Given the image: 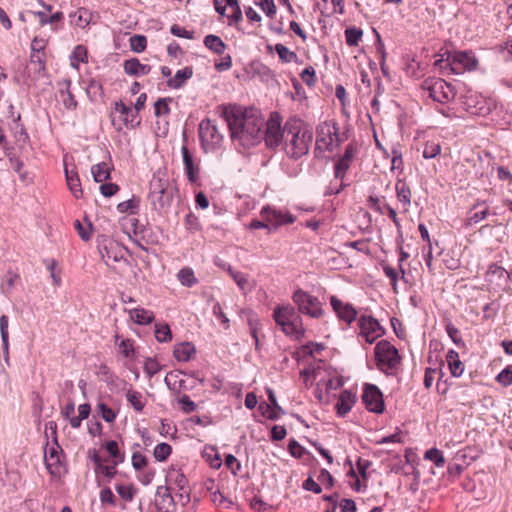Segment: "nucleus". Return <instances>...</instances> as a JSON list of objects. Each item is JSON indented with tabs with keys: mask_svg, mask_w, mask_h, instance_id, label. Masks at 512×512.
Instances as JSON below:
<instances>
[{
	"mask_svg": "<svg viewBox=\"0 0 512 512\" xmlns=\"http://www.w3.org/2000/svg\"><path fill=\"white\" fill-rule=\"evenodd\" d=\"M222 117L227 122L234 145L249 149L263 140L265 120L257 109L223 106Z\"/></svg>",
	"mask_w": 512,
	"mask_h": 512,
	"instance_id": "1",
	"label": "nucleus"
},
{
	"mask_svg": "<svg viewBox=\"0 0 512 512\" xmlns=\"http://www.w3.org/2000/svg\"><path fill=\"white\" fill-rule=\"evenodd\" d=\"M313 140V131L308 124L301 119H289L285 123V140L283 149L285 154L298 160L308 154Z\"/></svg>",
	"mask_w": 512,
	"mask_h": 512,
	"instance_id": "2",
	"label": "nucleus"
},
{
	"mask_svg": "<svg viewBox=\"0 0 512 512\" xmlns=\"http://www.w3.org/2000/svg\"><path fill=\"white\" fill-rule=\"evenodd\" d=\"M273 319L286 336L298 341L305 336L302 318L294 306L277 305L273 310Z\"/></svg>",
	"mask_w": 512,
	"mask_h": 512,
	"instance_id": "3",
	"label": "nucleus"
},
{
	"mask_svg": "<svg viewBox=\"0 0 512 512\" xmlns=\"http://www.w3.org/2000/svg\"><path fill=\"white\" fill-rule=\"evenodd\" d=\"M435 66L441 70H449L453 74L477 69L478 59L471 51H455L448 53L446 58L435 61Z\"/></svg>",
	"mask_w": 512,
	"mask_h": 512,
	"instance_id": "4",
	"label": "nucleus"
},
{
	"mask_svg": "<svg viewBox=\"0 0 512 512\" xmlns=\"http://www.w3.org/2000/svg\"><path fill=\"white\" fill-rule=\"evenodd\" d=\"M149 199L155 209L168 207L173 199L170 180L165 171L158 170L150 181Z\"/></svg>",
	"mask_w": 512,
	"mask_h": 512,
	"instance_id": "5",
	"label": "nucleus"
},
{
	"mask_svg": "<svg viewBox=\"0 0 512 512\" xmlns=\"http://www.w3.org/2000/svg\"><path fill=\"white\" fill-rule=\"evenodd\" d=\"M374 351L377 368L387 375L395 374L401 363L397 348L389 341L381 340L376 344Z\"/></svg>",
	"mask_w": 512,
	"mask_h": 512,
	"instance_id": "6",
	"label": "nucleus"
},
{
	"mask_svg": "<svg viewBox=\"0 0 512 512\" xmlns=\"http://www.w3.org/2000/svg\"><path fill=\"white\" fill-rule=\"evenodd\" d=\"M316 133V150L333 152L342 141L338 125L334 121L320 123Z\"/></svg>",
	"mask_w": 512,
	"mask_h": 512,
	"instance_id": "7",
	"label": "nucleus"
},
{
	"mask_svg": "<svg viewBox=\"0 0 512 512\" xmlns=\"http://www.w3.org/2000/svg\"><path fill=\"white\" fill-rule=\"evenodd\" d=\"M292 300L298 308V313H302L316 319L321 318L324 314L320 300L301 288H298L293 292Z\"/></svg>",
	"mask_w": 512,
	"mask_h": 512,
	"instance_id": "8",
	"label": "nucleus"
},
{
	"mask_svg": "<svg viewBox=\"0 0 512 512\" xmlns=\"http://www.w3.org/2000/svg\"><path fill=\"white\" fill-rule=\"evenodd\" d=\"M422 88L428 92V96L439 103H447L455 97V91L451 84L441 78H428Z\"/></svg>",
	"mask_w": 512,
	"mask_h": 512,
	"instance_id": "9",
	"label": "nucleus"
},
{
	"mask_svg": "<svg viewBox=\"0 0 512 512\" xmlns=\"http://www.w3.org/2000/svg\"><path fill=\"white\" fill-rule=\"evenodd\" d=\"M199 137L201 146L206 153L216 150L223 140L215 122L210 118H205L200 122Z\"/></svg>",
	"mask_w": 512,
	"mask_h": 512,
	"instance_id": "10",
	"label": "nucleus"
},
{
	"mask_svg": "<svg viewBox=\"0 0 512 512\" xmlns=\"http://www.w3.org/2000/svg\"><path fill=\"white\" fill-rule=\"evenodd\" d=\"M112 125L116 130H122L123 126L134 128L140 124L137 119V112H134L130 106L122 101L115 102L110 114Z\"/></svg>",
	"mask_w": 512,
	"mask_h": 512,
	"instance_id": "11",
	"label": "nucleus"
},
{
	"mask_svg": "<svg viewBox=\"0 0 512 512\" xmlns=\"http://www.w3.org/2000/svg\"><path fill=\"white\" fill-rule=\"evenodd\" d=\"M265 132L263 131V139L268 148H276L285 140V126L281 127V121L277 113H273L265 122Z\"/></svg>",
	"mask_w": 512,
	"mask_h": 512,
	"instance_id": "12",
	"label": "nucleus"
},
{
	"mask_svg": "<svg viewBox=\"0 0 512 512\" xmlns=\"http://www.w3.org/2000/svg\"><path fill=\"white\" fill-rule=\"evenodd\" d=\"M360 335L369 344L374 343L378 338L384 335L385 330L379 322L372 316L362 315L358 321Z\"/></svg>",
	"mask_w": 512,
	"mask_h": 512,
	"instance_id": "13",
	"label": "nucleus"
},
{
	"mask_svg": "<svg viewBox=\"0 0 512 512\" xmlns=\"http://www.w3.org/2000/svg\"><path fill=\"white\" fill-rule=\"evenodd\" d=\"M362 401L365 407L374 413H382L384 410V400L380 389L373 384H366L362 394Z\"/></svg>",
	"mask_w": 512,
	"mask_h": 512,
	"instance_id": "14",
	"label": "nucleus"
},
{
	"mask_svg": "<svg viewBox=\"0 0 512 512\" xmlns=\"http://www.w3.org/2000/svg\"><path fill=\"white\" fill-rule=\"evenodd\" d=\"M330 304L341 321L350 325L356 320L358 312L352 304L345 303L336 296L330 297Z\"/></svg>",
	"mask_w": 512,
	"mask_h": 512,
	"instance_id": "15",
	"label": "nucleus"
},
{
	"mask_svg": "<svg viewBox=\"0 0 512 512\" xmlns=\"http://www.w3.org/2000/svg\"><path fill=\"white\" fill-rule=\"evenodd\" d=\"M155 506L158 512H176L177 503L171 494L170 487H157L155 494Z\"/></svg>",
	"mask_w": 512,
	"mask_h": 512,
	"instance_id": "16",
	"label": "nucleus"
},
{
	"mask_svg": "<svg viewBox=\"0 0 512 512\" xmlns=\"http://www.w3.org/2000/svg\"><path fill=\"white\" fill-rule=\"evenodd\" d=\"M181 153L183 158L184 172L187 180L190 183H195L198 180L200 161L194 157L186 145L182 146Z\"/></svg>",
	"mask_w": 512,
	"mask_h": 512,
	"instance_id": "17",
	"label": "nucleus"
},
{
	"mask_svg": "<svg viewBox=\"0 0 512 512\" xmlns=\"http://www.w3.org/2000/svg\"><path fill=\"white\" fill-rule=\"evenodd\" d=\"M357 153V148L354 144L347 145L344 155L335 164V178L343 180L346 172L351 166V163Z\"/></svg>",
	"mask_w": 512,
	"mask_h": 512,
	"instance_id": "18",
	"label": "nucleus"
},
{
	"mask_svg": "<svg viewBox=\"0 0 512 512\" xmlns=\"http://www.w3.org/2000/svg\"><path fill=\"white\" fill-rule=\"evenodd\" d=\"M61 452L62 449L57 442L45 451V465L51 475H59L61 473Z\"/></svg>",
	"mask_w": 512,
	"mask_h": 512,
	"instance_id": "19",
	"label": "nucleus"
},
{
	"mask_svg": "<svg viewBox=\"0 0 512 512\" xmlns=\"http://www.w3.org/2000/svg\"><path fill=\"white\" fill-rule=\"evenodd\" d=\"M261 215L265 218V221L268 224L279 226L283 224H291L294 222L295 218L293 215L287 212H282L280 210H275L270 207H264L261 210Z\"/></svg>",
	"mask_w": 512,
	"mask_h": 512,
	"instance_id": "20",
	"label": "nucleus"
},
{
	"mask_svg": "<svg viewBox=\"0 0 512 512\" xmlns=\"http://www.w3.org/2000/svg\"><path fill=\"white\" fill-rule=\"evenodd\" d=\"M466 109L473 115L486 116L491 112V104L481 96H470L465 102Z\"/></svg>",
	"mask_w": 512,
	"mask_h": 512,
	"instance_id": "21",
	"label": "nucleus"
},
{
	"mask_svg": "<svg viewBox=\"0 0 512 512\" xmlns=\"http://www.w3.org/2000/svg\"><path fill=\"white\" fill-rule=\"evenodd\" d=\"M99 252L106 265H109L110 260L113 262H120L124 259L122 249L114 241H108L107 243L100 245Z\"/></svg>",
	"mask_w": 512,
	"mask_h": 512,
	"instance_id": "22",
	"label": "nucleus"
},
{
	"mask_svg": "<svg viewBox=\"0 0 512 512\" xmlns=\"http://www.w3.org/2000/svg\"><path fill=\"white\" fill-rule=\"evenodd\" d=\"M123 69L129 76L140 77L149 74L152 67L141 63L137 58H131L124 61Z\"/></svg>",
	"mask_w": 512,
	"mask_h": 512,
	"instance_id": "23",
	"label": "nucleus"
},
{
	"mask_svg": "<svg viewBox=\"0 0 512 512\" xmlns=\"http://www.w3.org/2000/svg\"><path fill=\"white\" fill-rule=\"evenodd\" d=\"M65 177L67 186L73 196L76 199L81 198L83 196V190L77 170L75 168L69 169L65 166Z\"/></svg>",
	"mask_w": 512,
	"mask_h": 512,
	"instance_id": "24",
	"label": "nucleus"
},
{
	"mask_svg": "<svg viewBox=\"0 0 512 512\" xmlns=\"http://www.w3.org/2000/svg\"><path fill=\"white\" fill-rule=\"evenodd\" d=\"M356 396L349 390H344L340 393L338 401L335 405L337 414L341 417L345 416L353 407Z\"/></svg>",
	"mask_w": 512,
	"mask_h": 512,
	"instance_id": "25",
	"label": "nucleus"
},
{
	"mask_svg": "<svg viewBox=\"0 0 512 512\" xmlns=\"http://www.w3.org/2000/svg\"><path fill=\"white\" fill-rule=\"evenodd\" d=\"M395 190L398 201L402 203L404 210L408 211L412 198L410 187L404 180L398 179L395 184Z\"/></svg>",
	"mask_w": 512,
	"mask_h": 512,
	"instance_id": "26",
	"label": "nucleus"
},
{
	"mask_svg": "<svg viewBox=\"0 0 512 512\" xmlns=\"http://www.w3.org/2000/svg\"><path fill=\"white\" fill-rule=\"evenodd\" d=\"M193 76L192 67H184L176 72L173 77H170L167 81V86L171 89L182 88L186 81Z\"/></svg>",
	"mask_w": 512,
	"mask_h": 512,
	"instance_id": "27",
	"label": "nucleus"
},
{
	"mask_svg": "<svg viewBox=\"0 0 512 512\" xmlns=\"http://www.w3.org/2000/svg\"><path fill=\"white\" fill-rule=\"evenodd\" d=\"M196 350L192 343L183 342L174 347L173 354L178 361L188 362L194 356Z\"/></svg>",
	"mask_w": 512,
	"mask_h": 512,
	"instance_id": "28",
	"label": "nucleus"
},
{
	"mask_svg": "<svg viewBox=\"0 0 512 512\" xmlns=\"http://www.w3.org/2000/svg\"><path fill=\"white\" fill-rule=\"evenodd\" d=\"M446 361L450 373L454 377H460L464 372V364L459 359V354L455 350H449L446 355Z\"/></svg>",
	"mask_w": 512,
	"mask_h": 512,
	"instance_id": "29",
	"label": "nucleus"
},
{
	"mask_svg": "<svg viewBox=\"0 0 512 512\" xmlns=\"http://www.w3.org/2000/svg\"><path fill=\"white\" fill-rule=\"evenodd\" d=\"M112 166L109 162L95 164L91 168V173L95 182L102 183L110 178Z\"/></svg>",
	"mask_w": 512,
	"mask_h": 512,
	"instance_id": "30",
	"label": "nucleus"
},
{
	"mask_svg": "<svg viewBox=\"0 0 512 512\" xmlns=\"http://www.w3.org/2000/svg\"><path fill=\"white\" fill-rule=\"evenodd\" d=\"M9 318L6 315L0 317V334L2 340V348L4 360L6 363L9 362Z\"/></svg>",
	"mask_w": 512,
	"mask_h": 512,
	"instance_id": "31",
	"label": "nucleus"
},
{
	"mask_svg": "<svg viewBox=\"0 0 512 512\" xmlns=\"http://www.w3.org/2000/svg\"><path fill=\"white\" fill-rule=\"evenodd\" d=\"M20 118V114H18L16 117H13L10 124V130L12 131L17 143L25 144L28 141L29 136L24 125L20 123Z\"/></svg>",
	"mask_w": 512,
	"mask_h": 512,
	"instance_id": "32",
	"label": "nucleus"
},
{
	"mask_svg": "<svg viewBox=\"0 0 512 512\" xmlns=\"http://www.w3.org/2000/svg\"><path fill=\"white\" fill-rule=\"evenodd\" d=\"M203 42L204 45L215 54L221 55L226 49V44L223 42V40L219 36L213 34L205 36Z\"/></svg>",
	"mask_w": 512,
	"mask_h": 512,
	"instance_id": "33",
	"label": "nucleus"
},
{
	"mask_svg": "<svg viewBox=\"0 0 512 512\" xmlns=\"http://www.w3.org/2000/svg\"><path fill=\"white\" fill-rule=\"evenodd\" d=\"M167 481H169L171 489L177 488L178 490H184L187 488L188 480L186 476L179 470H172L167 475Z\"/></svg>",
	"mask_w": 512,
	"mask_h": 512,
	"instance_id": "34",
	"label": "nucleus"
},
{
	"mask_svg": "<svg viewBox=\"0 0 512 512\" xmlns=\"http://www.w3.org/2000/svg\"><path fill=\"white\" fill-rule=\"evenodd\" d=\"M86 93L91 101L102 100L104 97L102 83L99 80L91 79L86 87Z\"/></svg>",
	"mask_w": 512,
	"mask_h": 512,
	"instance_id": "35",
	"label": "nucleus"
},
{
	"mask_svg": "<svg viewBox=\"0 0 512 512\" xmlns=\"http://www.w3.org/2000/svg\"><path fill=\"white\" fill-rule=\"evenodd\" d=\"M88 60V52L87 48L83 45H77L71 56H70V63L71 66L78 69L80 63H86Z\"/></svg>",
	"mask_w": 512,
	"mask_h": 512,
	"instance_id": "36",
	"label": "nucleus"
},
{
	"mask_svg": "<svg viewBox=\"0 0 512 512\" xmlns=\"http://www.w3.org/2000/svg\"><path fill=\"white\" fill-rule=\"evenodd\" d=\"M131 318L140 325L150 324L154 320V314L143 308H136L131 311Z\"/></svg>",
	"mask_w": 512,
	"mask_h": 512,
	"instance_id": "37",
	"label": "nucleus"
},
{
	"mask_svg": "<svg viewBox=\"0 0 512 512\" xmlns=\"http://www.w3.org/2000/svg\"><path fill=\"white\" fill-rule=\"evenodd\" d=\"M177 277L180 283L186 287H192L198 282L193 270L189 267L182 268L178 272Z\"/></svg>",
	"mask_w": 512,
	"mask_h": 512,
	"instance_id": "38",
	"label": "nucleus"
},
{
	"mask_svg": "<svg viewBox=\"0 0 512 512\" xmlns=\"http://www.w3.org/2000/svg\"><path fill=\"white\" fill-rule=\"evenodd\" d=\"M274 49H275L276 53L278 54L280 60L284 63H291L298 59L297 54L295 52L291 51L290 49H288L283 44H280V43L276 44Z\"/></svg>",
	"mask_w": 512,
	"mask_h": 512,
	"instance_id": "39",
	"label": "nucleus"
},
{
	"mask_svg": "<svg viewBox=\"0 0 512 512\" xmlns=\"http://www.w3.org/2000/svg\"><path fill=\"white\" fill-rule=\"evenodd\" d=\"M105 448L109 455L113 458V463H115V465L124 462L125 456L120 452L118 443L115 440L107 441Z\"/></svg>",
	"mask_w": 512,
	"mask_h": 512,
	"instance_id": "40",
	"label": "nucleus"
},
{
	"mask_svg": "<svg viewBox=\"0 0 512 512\" xmlns=\"http://www.w3.org/2000/svg\"><path fill=\"white\" fill-rule=\"evenodd\" d=\"M172 453V447L165 442L159 443L155 446L153 455L159 462L166 461Z\"/></svg>",
	"mask_w": 512,
	"mask_h": 512,
	"instance_id": "41",
	"label": "nucleus"
},
{
	"mask_svg": "<svg viewBox=\"0 0 512 512\" xmlns=\"http://www.w3.org/2000/svg\"><path fill=\"white\" fill-rule=\"evenodd\" d=\"M424 459L434 462V464L439 468L445 465L444 455L437 448L428 449L424 454Z\"/></svg>",
	"mask_w": 512,
	"mask_h": 512,
	"instance_id": "42",
	"label": "nucleus"
},
{
	"mask_svg": "<svg viewBox=\"0 0 512 512\" xmlns=\"http://www.w3.org/2000/svg\"><path fill=\"white\" fill-rule=\"evenodd\" d=\"M126 399L136 411L141 412L144 409L145 404L140 392L129 390L126 394Z\"/></svg>",
	"mask_w": 512,
	"mask_h": 512,
	"instance_id": "43",
	"label": "nucleus"
},
{
	"mask_svg": "<svg viewBox=\"0 0 512 512\" xmlns=\"http://www.w3.org/2000/svg\"><path fill=\"white\" fill-rule=\"evenodd\" d=\"M155 337L159 342H168L172 339L169 326L164 323L155 324Z\"/></svg>",
	"mask_w": 512,
	"mask_h": 512,
	"instance_id": "44",
	"label": "nucleus"
},
{
	"mask_svg": "<svg viewBox=\"0 0 512 512\" xmlns=\"http://www.w3.org/2000/svg\"><path fill=\"white\" fill-rule=\"evenodd\" d=\"M115 489H116L117 493L119 494V496L126 502L132 501L136 494V489L132 484H129V485L118 484V485H116Z\"/></svg>",
	"mask_w": 512,
	"mask_h": 512,
	"instance_id": "45",
	"label": "nucleus"
},
{
	"mask_svg": "<svg viewBox=\"0 0 512 512\" xmlns=\"http://www.w3.org/2000/svg\"><path fill=\"white\" fill-rule=\"evenodd\" d=\"M138 208H139V200L136 199L135 197H133L129 200L123 201L117 205V210L120 213L134 214L138 211Z\"/></svg>",
	"mask_w": 512,
	"mask_h": 512,
	"instance_id": "46",
	"label": "nucleus"
},
{
	"mask_svg": "<svg viewBox=\"0 0 512 512\" xmlns=\"http://www.w3.org/2000/svg\"><path fill=\"white\" fill-rule=\"evenodd\" d=\"M30 63L37 66L36 72L41 74L45 71L46 54L45 52H31Z\"/></svg>",
	"mask_w": 512,
	"mask_h": 512,
	"instance_id": "47",
	"label": "nucleus"
},
{
	"mask_svg": "<svg viewBox=\"0 0 512 512\" xmlns=\"http://www.w3.org/2000/svg\"><path fill=\"white\" fill-rule=\"evenodd\" d=\"M363 32L359 28H347L345 30L346 43L349 46H357L361 40Z\"/></svg>",
	"mask_w": 512,
	"mask_h": 512,
	"instance_id": "48",
	"label": "nucleus"
},
{
	"mask_svg": "<svg viewBox=\"0 0 512 512\" xmlns=\"http://www.w3.org/2000/svg\"><path fill=\"white\" fill-rule=\"evenodd\" d=\"M258 410L261 412V414L270 420H277L279 419L281 412L277 411L274 407H272L270 404L266 402L260 403Z\"/></svg>",
	"mask_w": 512,
	"mask_h": 512,
	"instance_id": "49",
	"label": "nucleus"
},
{
	"mask_svg": "<svg viewBox=\"0 0 512 512\" xmlns=\"http://www.w3.org/2000/svg\"><path fill=\"white\" fill-rule=\"evenodd\" d=\"M147 46V39L143 35H133L130 38V48L136 53L143 52Z\"/></svg>",
	"mask_w": 512,
	"mask_h": 512,
	"instance_id": "50",
	"label": "nucleus"
},
{
	"mask_svg": "<svg viewBox=\"0 0 512 512\" xmlns=\"http://www.w3.org/2000/svg\"><path fill=\"white\" fill-rule=\"evenodd\" d=\"M97 412L108 423L116 419V413L103 402L97 404Z\"/></svg>",
	"mask_w": 512,
	"mask_h": 512,
	"instance_id": "51",
	"label": "nucleus"
},
{
	"mask_svg": "<svg viewBox=\"0 0 512 512\" xmlns=\"http://www.w3.org/2000/svg\"><path fill=\"white\" fill-rule=\"evenodd\" d=\"M160 370L161 365L156 359L150 357L146 358L144 362V371L149 378L156 375Z\"/></svg>",
	"mask_w": 512,
	"mask_h": 512,
	"instance_id": "52",
	"label": "nucleus"
},
{
	"mask_svg": "<svg viewBox=\"0 0 512 512\" xmlns=\"http://www.w3.org/2000/svg\"><path fill=\"white\" fill-rule=\"evenodd\" d=\"M171 99H169L170 101ZM168 99H158L154 104V113L156 117L167 116L170 113V108L167 103Z\"/></svg>",
	"mask_w": 512,
	"mask_h": 512,
	"instance_id": "53",
	"label": "nucleus"
},
{
	"mask_svg": "<svg viewBox=\"0 0 512 512\" xmlns=\"http://www.w3.org/2000/svg\"><path fill=\"white\" fill-rule=\"evenodd\" d=\"M496 381L504 387L512 385V368H504L497 376Z\"/></svg>",
	"mask_w": 512,
	"mask_h": 512,
	"instance_id": "54",
	"label": "nucleus"
},
{
	"mask_svg": "<svg viewBox=\"0 0 512 512\" xmlns=\"http://www.w3.org/2000/svg\"><path fill=\"white\" fill-rule=\"evenodd\" d=\"M441 152V146L438 143H427L424 147L423 157L425 159H433Z\"/></svg>",
	"mask_w": 512,
	"mask_h": 512,
	"instance_id": "55",
	"label": "nucleus"
},
{
	"mask_svg": "<svg viewBox=\"0 0 512 512\" xmlns=\"http://www.w3.org/2000/svg\"><path fill=\"white\" fill-rule=\"evenodd\" d=\"M301 79L302 81L307 84L308 86L312 87L316 83V72L312 66L306 67L301 72Z\"/></svg>",
	"mask_w": 512,
	"mask_h": 512,
	"instance_id": "56",
	"label": "nucleus"
},
{
	"mask_svg": "<svg viewBox=\"0 0 512 512\" xmlns=\"http://www.w3.org/2000/svg\"><path fill=\"white\" fill-rule=\"evenodd\" d=\"M178 403L184 413H191L197 408L196 403L192 401L188 395L185 394L178 399Z\"/></svg>",
	"mask_w": 512,
	"mask_h": 512,
	"instance_id": "57",
	"label": "nucleus"
},
{
	"mask_svg": "<svg viewBox=\"0 0 512 512\" xmlns=\"http://www.w3.org/2000/svg\"><path fill=\"white\" fill-rule=\"evenodd\" d=\"M131 461L136 471H140L147 466V458L140 452H134Z\"/></svg>",
	"mask_w": 512,
	"mask_h": 512,
	"instance_id": "58",
	"label": "nucleus"
},
{
	"mask_svg": "<svg viewBox=\"0 0 512 512\" xmlns=\"http://www.w3.org/2000/svg\"><path fill=\"white\" fill-rule=\"evenodd\" d=\"M76 25L85 28L90 23V13L87 9L80 8L76 13Z\"/></svg>",
	"mask_w": 512,
	"mask_h": 512,
	"instance_id": "59",
	"label": "nucleus"
},
{
	"mask_svg": "<svg viewBox=\"0 0 512 512\" xmlns=\"http://www.w3.org/2000/svg\"><path fill=\"white\" fill-rule=\"evenodd\" d=\"M232 278L240 290L245 291L249 288V278L246 274L238 271L237 273H232Z\"/></svg>",
	"mask_w": 512,
	"mask_h": 512,
	"instance_id": "60",
	"label": "nucleus"
},
{
	"mask_svg": "<svg viewBox=\"0 0 512 512\" xmlns=\"http://www.w3.org/2000/svg\"><path fill=\"white\" fill-rule=\"evenodd\" d=\"M288 451L295 458H301L306 453V449L296 440H291L289 442Z\"/></svg>",
	"mask_w": 512,
	"mask_h": 512,
	"instance_id": "61",
	"label": "nucleus"
},
{
	"mask_svg": "<svg viewBox=\"0 0 512 512\" xmlns=\"http://www.w3.org/2000/svg\"><path fill=\"white\" fill-rule=\"evenodd\" d=\"M488 215H489L488 208H485L484 210L479 211V212L472 213L468 217L466 225L471 226V225L477 224L480 221L484 220Z\"/></svg>",
	"mask_w": 512,
	"mask_h": 512,
	"instance_id": "62",
	"label": "nucleus"
},
{
	"mask_svg": "<svg viewBox=\"0 0 512 512\" xmlns=\"http://www.w3.org/2000/svg\"><path fill=\"white\" fill-rule=\"evenodd\" d=\"M258 5L268 17H273L275 15L276 6L274 4V0H261Z\"/></svg>",
	"mask_w": 512,
	"mask_h": 512,
	"instance_id": "63",
	"label": "nucleus"
},
{
	"mask_svg": "<svg viewBox=\"0 0 512 512\" xmlns=\"http://www.w3.org/2000/svg\"><path fill=\"white\" fill-rule=\"evenodd\" d=\"M445 329L448 336L455 344H459L462 342L459 329L455 327L452 323L449 322L448 324H446Z\"/></svg>",
	"mask_w": 512,
	"mask_h": 512,
	"instance_id": "64",
	"label": "nucleus"
}]
</instances>
